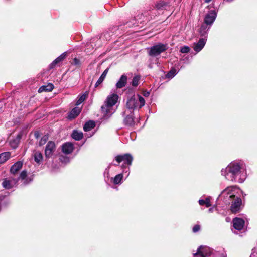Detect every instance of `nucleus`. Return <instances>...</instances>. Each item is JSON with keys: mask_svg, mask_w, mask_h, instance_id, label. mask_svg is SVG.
Listing matches in <instances>:
<instances>
[{"mask_svg": "<svg viewBox=\"0 0 257 257\" xmlns=\"http://www.w3.org/2000/svg\"><path fill=\"white\" fill-rule=\"evenodd\" d=\"M241 169V166L238 163H231L226 168L224 176L227 179L233 181L236 176L240 173Z\"/></svg>", "mask_w": 257, "mask_h": 257, "instance_id": "nucleus-1", "label": "nucleus"}, {"mask_svg": "<svg viewBox=\"0 0 257 257\" xmlns=\"http://www.w3.org/2000/svg\"><path fill=\"white\" fill-rule=\"evenodd\" d=\"M118 97V95L115 93L107 96L105 104L101 106V111L104 115H108L112 113V107L117 103Z\"/></svg>", "mask_w": 257, "mask_h": 257, "instance_id": "nucleus-2", "label": "nucleus"}, {"mask_svg": "<svg viewBox=\"0 0 257 257\" xmlns=\"http://www.w3.org/2000/svg\"><path fill=\"white\" fill-rule=\"evenodd\" d=\"M168 48V44L158 43L150 48L148 55L151 57H156L166 51Z\"/></svg>", "mask_w": 257, "mask_h": 257, "instance_id": "nucleus-3", "label": "nucleus"}, {"mask_svg": "<svg viewBox=\"0 0 257 257\" xmlns=\"http://www.w3.org/2000/svg\"><path fill=\"white\" fill-rule=\"evenodd\" d=\"M234 186H231L227 187L226 189L222 191L220 194V197L221 198H223V200L225 204H230V199L236 196L235 195L232 194V192L234 190Z\"/></svg>", "mask_w": 257, "mask_h": 257, "instance_id": "nucleus-4", "label": "nucleus"}, {"mask_svg": "<svg viewBox=\"0 0 257 257\" xmlns=\"http://www.w3.org/2000/svg\"><path fill=\"white\" fill-rule=\"evenodd\" d=\"M230 210L233 214L238 213L241 210L242 205V200L240 197L235 196V197L230 199Z\"/></svg>", "mask_w": 257, "mask_h": 257, "instance_id": "nucleus-5", "label": "nucleus"}, {"mask_svg": "<svg viewBox=\"0 0 257 257\" xmlns=\"http://www.w3.org/2000/svg\"><path fill=\"white\" fill-rule=\"evenodd\" d=\"M115 160L118 163L123 161L124 163L122 165V168L126 167V165L130 166L132 164L133 157L131 154L126 153L123 155H118L115 157Z\"/></svg>", "mask_w": 257, "mask_h": 257, "instance_id": "nucleus-6", "label": "nucleus"}, {"mask_svg": "<svg viewBox=\"0 0 257 257\" xmlns=\"http://www.w3.org/2000/svg\"><path fill=\"white\" fill-rule=\"evenodd\" d=\"M56 145L53 141H49L45 150V155L47 158L51 157L56 150Z\"/></svg>", "mask_w": 257, "mask_h": 257, "instance_id": "nucleus-7", "label": "nucleus"}, {"mask_svg": "<svg viewBox=\"0 0 257 257\" xmlns=\"http://www.w3.org/2000/svg\"><path fill=\"white\" fill-rule=\"evenodd\" d=\"M193 255L195 257L198 256L200 257H207L211 255V252L209 248L200 246L198 248L197 252Z\"/></svg>", "mask_w": 257, "mask_h": 257, "instance_id": "nucleus-8", "label": "nucleus"}, {"mask_svg": "<svg viewBox=\"0 0 257 257\" xmlns=\"http://www.w3.org/2000/svg\"><path fill=\"white\" fill-rule=\"evenodd\" d=\"M170 6L169 0H159L155 4V8L157 10H166Z\"/></svg>", "mask_w": 257, "mask_h": 257, "instance_id": "nucleus-9", "label": "nucleus"}, {"mask_svg": "<svg viewBox=\"0 0 257 257\" xmlns=\"http://www.w3.org/2000/svg\"><path fill=\"white\" fill-rule=\"evenodd\" d=\"M216 17V13L215 11L214 10H211L206 15L204 20V23L206 25L212 24L215 20Z\"/></svg>", "mask_w": 257, "mask_h": 257, "instance_id": "nucleus-10", "label": "nucleus"}, {"mask_svg": "<svg viewBox=\"0 0 257 257\" xmlns=\"http://www.w3.org/2000/svg\"><path fill=\"white\" fill-rule=\"evenodd\" d=\"M234 228L238 230H241L244 225V220L240 218L235 217L232 220Z\"/></svg>", "mask_w": 257, "mask_h": 257, "instance_id": "nucleus-11", "label": "nucleus"}, {"mask_svg": "<svg viewBox=\"0 0 257 257\" xmlns=\"http://www.w3.org/2000/svg\"><path fill=\"white\" fill-rule=\"evenodd\" d=\"M23 134V131L20 132L16 137L10 141V144L12 148L16 149L18 147Z\"/></svg>", "mask_w": 257, "mask_h": 257, "instance_id": "nucleus-12", "label": "nucleus"}, {"mask_svg": "<svg viewBox=\"0 0 257 257\" xmlns=\"http://www.w3.org/2000/svg\"><path fill=\"white\" fill-rule=\"evenodd\" d=\"M74 149V145L71 142H66L62 145V151L65 154H71Z\"/></svg>", "mask_w": 257, "mask_h": 257, "instance_id": "nucleus-13", "label": "nucleus"}, {"mask_svg": "<svg viewBox=\"0 0 257 257\" xmlns=\"http://www.w3.org/2000/svg\"><path fill=\"white\" fill-rule=\"evenodd\" d=\"M206 40L204 38H200L198 41L193 44V49L196 52H200L205 46Z\"/></svg>", "mask_w": 257, "mask_h": 257, "instance_id": "nucleus-14", "label": "nucleus"}, {"mask_svg": "<svg viewBox=\"0 0 257 257\" xmlns=\"http://www.w3.org/2000/svg\"><path fill=\"white\" fill-rule=\"evenodd\" d=\"M134 118V113H132L124 118L123 123L127 126L133 127L135 125Z\"/></svg>", "mask_w": 257, "mask_h": 257, "instance_id": "nucleus-15", "label": "nucleus"}, {"mask_svg": "<svg viewBox=\"0 0 257 257\" xmlns=\"http://www.w3.org/2000/svg\"><path fill=\"white\" fill-rule=\"evenodd\" d=\"M127 77L123 74L121 76L119 80L116 84V87L117 89H120L125 87L127 84Z\"/></svg>", "mask_w": 257, "mask_h": 257, "instance_id": "nucleus-16", "label": "nucleus"}, {"mask_svg": "<svg viewBox=\"0 0 257 257\" xmlns=\"http://www.w3.org/2000/svg\"><path fill=\"white\" fill-rule=\"evenodd\" d=\"M126 107L129 109L134 110L137 106V100L136 99L135 97L133 96L131 97L127 101L126 104Z\"/></svg>", "mask_w": 257, "mask_h": 257, "instance_id": "nucleus-17", "label": "nucleus"}, {"mask_svg": "<svg viewBox=\"0 0 257 257\" xmlns=\"http://www.w3.org/2000/svg\"><path fill=\"white\" fill-rule=\"evenodd\" d=\"M23 166V163L21 161H18L13 165L10 169V172L13 174H16Z\"/></svg>", "mask_w": 257, "mask_h": 257, "instance_id": "nucleus-18", "label": "nucleus"}, {"mask_svg": "<svg viewBox=\"0 0 257 257\" xmlns=\"http://www.w3.org/2000/svg\"><path fill=\"white\" fill-rule=\"evenodd\" d=\"M81 112V109L78 107H75L72 109L68 115V118L70 120L75 118Z\"/></svg>", "mask_w": 257, "mask_h": 257, "instance_id": "nucleus-19", "label": "nucleus"}, {"mask_svg": "<svg viewBox=\"0 0 257 257\" xmlns=\"http://www.w3.org/2000/svg\"><path fill=\"white\" fill-rule=\"evenodd\" d=\"M54 89V85L52 83H49L47 85H43L41 86L38 89V92L41 93L43 92H50Z\"/></svg>", "mask_w": 257, "mask_h": 257, "instance_id": "nucleus-20", "label": "nucleus"}, {"mask_svg": "<svg viewBox=\"0 0 257 257\" xmlns=\"http://www.w3.org/2000/svg\"><path fill=\"white\" fill-rule=\"evenodd\" d=\"M96 124L94 121L89 120L85 123L83 126V130L85 132H88L94 128Z\"/></svg>", "mask_w": 257, "mask_h": 257, "instance_id": "nucleus-21", "label": "nucleus"}, {"mask_svg": "<svg viewBox=\"0 0 257 257\" xmlns=\"http://www.w3.org/2000/svg\"><path fill=\"white\" fill-rule=\"evenodd\" d=\"M11 153L9 152H5L0 154V164L5 163L10 157Z\"/></svg>", "mask_w": 257, "mask_h": 257, "instance_id": "nucleus-22", "label": "nucleus"}, {"mask_svg": "<svg viewBox=\"0 0 257 257\" xmlns=\"http://www.w3.org/2000/svg\"><path fill=\"white\" fill-rule=\"evenodd\" d=\"M33 156L35 161L38 164H40L43 160L42 154L39 151H34Z\"/></svg>", "mask_w": 257, "mask_h": 257, "instance_id": "nucleus-23", "label": "nucleus"}, {"mask_svg": "<svg viewBox=\"0 0 257 257\" xmlns=\"http://www.w3.org/2000/svg\"><path fill=\"white\" fill-rule=\"evenodd\" d=\"M71 137L75 140L79 141L83 138V134L82 132H79L77 130H74L72 133Z\"/></svg>", "mask_w": 257, "mask_h": 257, "instance_id": "nucleus-24", "label": "nucleus"}, {"mask_svg": "<svg viewBox=\"0 0 257 257\" xmlns=\"http://www.w3.org/2000/svg\"><path fill=\"white\" fill-rule=\"evenodd\" d=\"M89 95V92L86 91L83 94L80 96L78 98V100L76 102V105H79L84 102L88 97Z\"/></svg>", "mask_w": 257, "mask_h": 257, "instance_id": "nucleus-25", "label": "nucleus"}, {"mask_svg": "<svg viewBox=\"0 0 257 257\" xmlns=\"http://www.w3.org/2000/svg\"><path fill=\"white\" fill-rule=\"evenodd\" d=\"M2 186L6 189H10L13 188L11 181L5 178L2 182Z\"/></svg>", "mask_w": 257, "mask_h": 257, "instance_id": "nucleus-26", "label": "nucleus"}, {"mask_svg": "<svg viewBox=\"0 0 257 257\" xmlns=\"http://www.w3.org/2000/svg\"><path fill=\"white\" fill-rule=\"evenodd\" d=\"M207 25L205 24L201 25L199 31V33L201 36H204L206 34L207 31L208 30Z\"/></svg>", "mask_w": 257, "mask_h": 257, "instance_id": "nucleus-27", "label": "nucleus"}, {"mask_svg": "<svg viewBox=\"0 0 257 257\" xmlns=\"http://www.w3.org/2000/svg\"><path fill=\"white\" fill-rule=\"evenodd\" d=\"M199 203L200 205H205L206 207H209L211 206L209 199L206 198L205 200L200 199L199 200Z\"/></svg>", "mask_w": 257, "mask_h": 257, "instance_id": "nucleus-28", "label": "nucleus"}, {"mask_svg": "<svg viewBox=\"0 0 257 257\" xmlns=\"http://www.w3.org/2000/svg\"><path fill=\"white\" fill-rule=\"evenodd\" d=\"M123 177V176L122 174H119L116 175L114 178L113 183L115 184H119L121 182Z\"/></svg>", "mask_w": 257, "mask_h": 257, "instance_id": "nucleus-29", "label": "nucleus"}, {"mask_svg": "<svg viewBox=\"0 0 257 257\" xmlns=\"http://www.w3.org/2000/svg\"><path fill=\"white\" fill-rule=\"evenodd\" d=\"M140 78L141 77L139 75H136L133 77L132 82V85L133 86L137 87L138 85Z\"/></svg>", "mask_w": 257, "mask_h": 257, "instance_id": "nucleus-30", "label": "nucleus"}, {"mask_svg": "<svg viewBox=\"0 0 257 257\" xmlns=\"http://www.w3.org/2000/svg\"><path fill=\"white\" fill-rule=\"evenodd\" d=\"M61 60L59 59V58L57 57L49 65L50 69L54 68L57 64L61 62Z\"/></svg>", "mask_w": 257, "mask_h": 257, "instance_id": "nucleus-31", "label": "nucleus"}, {"mask_svg": "<svg viewBox=\"0 0 257 257\" xmlns=\"http://www.w3.org/2000/svg\"><path fill=\"white\" fill-rule=\"evenodd\" d=\"M71 64L76 66L78 68L81 67V63L80 60L76 57L73 59Z\"/></svg>", "mask_w": 257, "mask_h": 257, "instance_id": "nucleus-32", "label": "nucleus"}, {"mask_svg": "<svg viewBox=\"0 0 257 257\" xmlns=\"http://www.w3.org/2000/svg\"><path fill=\"white\" fill-rule=\"evenodd\" d=\"M48 140V135H44L43 136V137L41 139V140L39 141V146H41L44 145L47 141Z\"/></svg>", "mask_w": 257, "mask_h": 257, "instance_id": "nucleus-33", "label": "nucleus"}, {"mask_svg": "<svg viewBox=\"0 0 257 257\" xmlns=\"http://www.w3.org/2000/svg\"><path fill=\"white\" fill-rule=\"evenodd\" d=\"M176 74V70L175 68H172L167 74L168 78L173 77Z\"/></svg>", "mask_w": 257, "mask_h": 257, "instance_id": "nucleus-34", "label": "nucleus"}, {"mask_svg": "<svg viewBox=\"0 0 257 257\" xmlns=\"http://www.w3.org/2000/svg\"><path fill=\"white\" fill-rule=\"evenodd\" d=\"M190 48L188 46H183L180 49V52L182 53H187L189 52Z\"/></svg>", "mask_w": 257, "mask_h": 257, "instance_id": "nucleus-35", "label": "nucleus"}, {"mask_svg": "<svg viewBox=\"0 0 257 257\" xmlns=\"http://www.w3.org/2000/svg\"><path fill=\"white\" fill-rule=\"evenodd\" d=\"M138 99H139V102L140 103L139 108H141L142 107H143L145 105V99H144V98L142 97L141 96L138 95Z\"/></svg>", "mask_w": 257, "mask_h": 257, "instance_id": "nucleus-36", "label": "nucleus"}, {"mask_svg": "<svg viewBox=\"0 0 257 257\" xmlns=\"http://www.w3.org/2000/svg\"><path fill=\"white\" fill-rule=\"evenodd\" d=\"M27 176V172L26 170H23L20 173L19 178L22 180H24Z\"/></svg>", "mask_w": 257, "mask_h": 257, "instance_id": "nucleus-37", "label": "nucleus"}, {"mask_svg": "<svg viewBox=\"0 0 257 257\" xmlns=\"http://www.w3.org/2000/svg\"><path fill=\"white\" fill-rule=\"evenodd\" d=\"M104 80V78H103L101 77H100L95 84V88L98 87L103 82Z\"/></svg>", "mask_w": 257, "mask_h": 257, "instance_id": "nucleus-38", "label": "nucleus"}, {"mask_svg": "<svg viewBox=\"0 0 257 257\" xmlns=\"http://www.w3.org/2000/svg\"><path fill=\"white\" fill-rule=\"evenodd\" d=\"M67 53L66 52H64L61 55H60L59 57V59L61 60V61H63L67 57Z\"/></svg>", "mask_w": 257, "mask_h": 257, "instance_id": "nucleus-39", "label": "nucleus"}, {"mask_svg": "<svg viewBox=\"0 0 257 257\" xmlns=\"http://www.w3.org/2000/svg\"><path fill=\"white\" fill-rule=\"evenodd\" d=\"M200 229V226L199 225L196 224L193 227L192 230L193 232L195 233L198 232Z\"/></svg>", "mask_w": 257, "mask_h": 257, "instance_id": "nucleus-40", "label": "nucleus"}, {"mask_svg": "<svg viewBox=\"0 0 257 257\" xmlns=\"http://www.w3.org/2000/svg\"><path fill=\"white\" fill-rule=\"evenodd\" d=\"M109 71V68H106L104 71L102 73V74H101V75L100 76V77H102L103 78L105 79L108 72Z\"/></svg>", "mask_w": 257, "mask_h": 257, "instance_id": "nucleus-41", "label": "nucleus"}, {"mask_svg": "<svg viewBox=\"0 0 257 257\" xmlns=\"http://www.w3.org/2000/svg\"><path fill=\"white\" fill-rule=\"evenodd\" d=\"M142 95L145 97H148L150 95V92L148 90H145L143 91Z\"/></svg>", "mask_w": 257, "mask_h": 257, "instance_id": "nucleus-42", "label": "nucleus"}, {"mask_svg": "<svg viewBox=\"0 0 257 257\" xmlns=\"http://www.w3.org/2000/svg\"><path fill=\"white\" fill-rule=\"evenodd\" d=\"M34 135V137L37 139H38L40 137V134L39 131H35Z\"/></svg>", "mask_w": 257, "mask_h": 257, "instance_id": "nucleus-43", "label": "nucleus"}, {"mask_svg": "<svg viewBox=\"0 0 257 257\" xmlns=\"http://www.w3.org/2000/svg\"><path fill=\"white\" fill-rule=\"evenodd\" d=\"M3 106L2 103H0V113L3 112Z\"/></svg>", "mask_w": 257, "mask_h": 257, "instance_id": "nucleus-44", "label": "nucleus"}, {"mask_svg": "<svg viewBox=\"0 0 257 257\" xmlns=\"http://www.w3.org/2000/svg\"><path fill=\"white\" fill-rule=\"evenodd\" d=\"M212 0H205V3H209L210 2H211Z\"/></svg>", "mask_w": 257, "mask_h": 257, "instance_id": "nucleus-45", "label": "nucleus"}]
</instances>
